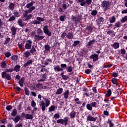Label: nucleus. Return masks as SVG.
Listing matches in <instances>:
<instances>
[{"label": "nucleus", "instance_id": "8fccbe9b", "mask_svg": "<svg viewBox=\"0 0 127 127\" xmlns=\"http://www.w3.org/2000/svg\"><path fill=\"white\" fill-rule=\"evenodd\" d=\"M4 72H6V73H11V72H13V68H5V71Z\"/></svg>", "mask_w": 127, "mask_h": 127}, {"label": "nucleus", "instance_id": "b1692460", "mask_svg": "<svg viewBox=\"0 0 127 127\" xmlns=\"http://www.w3.org/2000/svg\"><path fill=\"white\" fill-rule=\"evenodd\" d=\"M70 92H69V90H66L64 93V99H68V97H69V94Z\"/></svg>", "mask_w": 127, "mask_h": 127}, {"label": "nucleus", "instance_id": "603ef678", "mask_svg": "<svg viewBox=\"0 0 127 127\" xmlns=\"http://www.w3.org/2000/svg\"><path fill=\"white\" fill-rule=\"evenodd\" d=\"M111 81L112 82L113 84H114V85H118V81L117 80V78H113L111 79Z\"/></svg>", "mask_w": 127, "mask_h": 127}, {"label": "nucleus", "instance_id": "4c0bfd02", "mask_svg": "<svg viewBox=\"0 0 127 127\" xmlns=\"http://www.w3.org/2000/svg\"><path fill=\"white\" fill-rule=\"evenodd\" d=\"M44 48L45 49V51H50L51 47L50 46V45H48V44H47L45 45Z\"/></svg>", "mask_w": 127, "mask_h": 127}, {"label": "nucleus", "instance_id": "4d7b16f0", "mask_svg": "<svg viewBox=\"0 0 127 127\" xmlns=\"http://www.w3.org/2000/svg\"><path fill=\"white\" fill-rule=\"evenodd\" d=\"M61 69H64V70H65V69L67 68V64H61Z\"/></svg>", "mask_w": 127, "mask_h": 127}, {"label": "nucleus", "instance_id": "7c9ffc66", "mask_svg": "<svg viewBox=\"0 0 127 127\" xmlns=\"http://www.w3.org/2000/svg\"><path fill=\"white\" fill-rule=\"evenodd\" d=\"M17 23L18 25L20 26V27H23V26H24V24H23V22H22V19H19L17 21Z\"/></svg>", "mask_w": 127, "mask_h": 127}, {"label": "nucleus", "instance_id": "20e7f679", "mask_svg": "<svg viewBox=\"0 0 127 127\" xmlns=\"http://www.w3.org/2000/svg\"><path fill=\"white\" fill-rule=\"evenodd\" d=\"M2 79H5L7 81H10L11 80V75L9 73L6 72V71H3L1 73Z\"/></svg>", "mask_w": 127, "mask_h": 127}, {"label": "nucleus", "instance_id": "a19ab883", "mask_svg": "<svg viewBox=\"0 0 127 127\" xmlns=\"http://www.w3.org/2000/svg\"><path fill=\"white\" fill-rule=\"evenodd\" d=\"M121 23H125L127 21V15L125 16L122 19L120 20Z\"/></svg>", "mask_w": 127, "mask_h": 127}, {"label": "nucleus", "instance_id": "338daca9", "mask_svg": "<svg viewBox=\"0 0 127 127\" xmlns=\"http://www.w3.org/2000/svg\"><path fill=\"white\" fill-rule=\"evenodd\" d=\"M9 41H10V38L8 37L5 39V41L4 43V45H6V44H7V43H8Z\"/></svg>", "mask_w": 127, "mask_h": 127}, {"label": "nucleus", "instance_id": "ddd939ff", "mask_svg": "<svg viewBox=\"0 0 127 127\" xmlns=\"http://www.w3.org/2000/svg\"><path fill=\"white\" fill-rule=\"evenodd\" d=\"M24 81H25V79L23 77H21V78L20 80H19L18 84H19L20 87H23Z\"/></svg>", "mask_w": 127, "mask_h": 127}, {"label": "nucleus", "instance_id": "4be33fe9", "mask_svg": "<svg viewBox=\"0 0 127 127\" xmlns=\"http://www.w3.org/2000/svg\"><path fill=\"white\" fill-rule=\"evenodd\" d=\"M70 119H75L76 118V112L74 111H71L69 114Z\"/></svg>", "mask_w": 127, "mask_h": 127}, {"label": "nucleus", "instance_id": "e2e57ef3", "mask_svg": "<svg viewBox=\"0 0 127 127\" xmlns=\"http://www.w3.org/2000/svg\"><path fill=\"white\" fill-rule=\"evenodd\" d=\"M98 21H99L100 22H102V23H103V22L105 21V19L103 17H99Z\"/></svg>", "mask_w": 127, "mask_h": 127}, {"label": "nucleus", "instance_id": "6e6552de", "mask_svg": "<svg viewBox=\"0 0 127 127\" xmlns=\"http://www.w3.org/2000/svg\"><path fill=\"white\" fill-rule=\"evenodd\" d=\"M90 59H93V62H97V60H99V55L96 54H93L89 57Z\"/></svg>", "mask_w": 127, "mask_h": 127}, {"label": "nucleus", "instance_id": "473e14b6", "mask_svg": "<svg viewBox=\"0 0 127 127\" xmlns=\"http://www.w3.org/2000/svg\"><path fill=\"white\" fill-rule=\"evenodd\" d=\"M35 1H33L31 2L28 3L26 4L27 8H30L31 7L33 6V4H34Z\"/></svg>", "mask_w": 127, "mask_h": 127}, {"label": "nucleus", "instance_id": "aec40b11", "mask_svg": "<svg viewBox=\"0 0 127 127\" xmlns=\"http://www.w3.org/2000/svg\"><path fill=\"white\" fill-rule=\"evenodd\" d=\"M116 20L117 18H116V16H112L111 18H109L110 23H115V22H116Z\"/></svg>", "mask_w": 127, "mask_h": 127}, {"label": "nucleus", "instance_id": "a18cd8bd", "mask_svg": "<svg viewBox=\"0 0 127 127\" xmlns=\"http://www.w3.org/2000/svg\"><path fill=\"white\" fill-rule=\"evenodd\" d=\"M91 14L93 16H96V15H97V14H98V11H97V10H96V9L93 10L91 11Z\"/></svg>", "mask_w": 127, "mask_h": 127}, {"label": "nucleus", "instance_id": "2f4dec72", "mask_svg": "<svg viewBox=\"0 0 127 127\" xmlns=\"http://www.w3.org/2000/svg\"><path fill=\"white\" fill-rule=\"evenodd\" d=\"M63 93V88H60L57 89V92H56V95H61V94H62Z\"/></svg>", "mask_w": 127, "mask_h": 127}, {"label": "nucleus", "instance_id": "f257e3e1", "mask_svg": "<svg viewBox=\"0 0 127 127\" xmlns=\"http://www.w3.org/2000/svg\"><path fill=\"white\" fill-rule=\"evenodd\" d=\"M36 8V7H35V6H32L29 8L28 10H26L24 11V13L23 14V17L25 19V21H28V20H30V19H31V18L33 17V15L32 14H29L28 15V13H31Z\"/></svg>", "mask_w": 127, "mask_h": 127}, {"label": "nucleus", "instance_id": "6e6d98bb", "mask_svg": "<svg viewBox=\"0 0 127 127\" xmlns=\"http://www.w3.org/2000/svg\"><path fill=\"white\" fill-rule=\"evenodd\" d=\"M13 20H15V16L12 15L8 19V21L11 22V21H13Z\"/></svg>", "mask_w": 127, "mask_h": 127}, {"label": "nucleus", "instance_id": "3c124183", "mask_svg": "<svg viewBox=\"0 0 127 127\" xmlns=\"http://www.w3.org/2000/svg\"><path fill=\"white\" fill-rule=\"evenodd\" d=\"M78 2H79L80 5H81V6H85V0H77Z\"/></svg>", "mask_w": 127, "mask_h": 127}, {"label": "nucleus", "instance_id": "13d9d810", "mask_svg": "<svg viewBox=\"0 0 127 127\" xmlns=\"http://www.w3.org/2000/svg\"><path fill=\"white\" fill-rule=\"evenodd\" d=\"M4 55L6 57V58H9L11 56V54L9 52L4 53Z\"/></svg>", "mask_w": 127, "mask_h": 127}, {"label": "nucleus", "instance_id": "423d86ee", "mask_svg": "<svg viewBox=\"0 0 127 127\" xmlns=\"http://www.w3.org/2000/svg\"><path fill=\"white\" fill-rule=\"evenodd\" d=\"M49 27V26H48V25L44 26L43 28V30L44 32V33L45 34H46V35H47L49 37L51 36L52 32L50 31H49V30L48 29Z\"/></svg>", "mask_w": 127, "mask_h": 127}, {"label": "nucleus", "instance_id": "5fc2aeb1", "mask_svg": "<svg viewBox=\"0 0 127 127\" xmlns=\"http://www.w3.org/2000/svg\"><path fill=\"white\" fill-rule=\"evenodd\" d=\"M36 19L37 20H38V21H39V22L45 21V19H44V18H42L41 17H37L36 18Z\"/></svg>", "mask_w": 127, "mask_h": 127}, {"label": "nucleus", "instance_id": "bf43d9fd", "mask_svg": "<svg viewBox=\"0 0 127 127\" xmlns=\"http://www.w3.org/2000/svg\"><path fill=\"white\" fill-rule=\"evenodd\" d=\"M14 16L16 17H18L19 16V12H18V11L15 10L13 12Z\"/></svg>", "mask_w": 127, "mask_h": 127}, {"label": "nucleus", "instance_id": "c9c22d12", "mask_svg": "<svg viewBox=\"0 0 127 127\" xmlns=\"http://www.w3.org/2000/svg\"><path fill=\"white\" fill-rule=\"evenodd\" d=\"M96 42V40L93 39L92 40H90L89 42H88V44H87V47H90L93 43H95Z\"/></svg>", "mask_w": 127, "mask_h": 127}, {"label": "nucleus", "instance_id": "5701e85b", "mask_svg": "<svg viewBox=\"0 0 127 127\" xmlns=\"http://www.w3.org/2000/svg\"><path fill=\"white\" fill-rule=\"evenodd\" d=\"M44 65H45L46 66H47V65H48L49 64V63H52V59H46V61H44Z\"/></svg>", "mask_w": 127, "mask_h": 127}, {"label": "nucleus", "instance_id": "f3484780", "mask_svg": "<svg viewBox=\"0 0 127 127\" xmlns=\"http://www.w3.org/2000/svg\"><path fill=\"white\" fill-rule=\"evenodd\" d=\"M32 63H33V61H32V60H29L23 65V67L26 68L27 66H29V65L32 64Z\"/></svg>", "mask_w": 127, "mask_h": 127}, {"label": "nucleus", "instance_id": "4468645a", "mask_svg": "<svg viewBox=\"0 0 127 127\" xmlns=\"http://www.w3.org/2000/svg\"><path fill=\"white\" fill-rule=\"evenodd\" d=\"M54 69L55 70L56 73H58V72H60V71H63L64 69L61 68L59 65H57L54 66Z\"/></svg>", "mask_w": 127, "mask_h": 127}, {"label": "nucleus", "instance_id": "412c9836", "mask_svg": "<svg viewBox=\"0 0 127 127\" xmlns=\"http://www.w3.org/2000/svg\"><path fill=\"white\" fill-rule=\"evenodd\" d=\"M13 71H15V72H19L20 71V65H16L13 68Z\"/></svg>", "mask_w": 127, "mask_h": 127}, {"label": "nucleus", "instance_id": "052dcab7", "mask_svg": "<svg viewBox=\"0 0 127 127\" xmlns=\"http://www.w3.org/2000/svg\"><path fill=\"white\" fill-rule=\"evenodd\" d=\"M90 105L92 108H97V102H96L91 103Z\"/></svg>", "mask_w": 127, "mask_h": 127}, {"label": "nucleus", "instance_id": "ea45409f", "mask_svg": "<svg viewBox=\"0 0 127 127\" xmlns=\"http://www.w3.org/2000/svg\"><path fill=\"white\" fill-rule=\"evenodd\" d=\"M14 4L12 2L10 3L8 7L10 10H13L14 9Z\"/></svg>", "mask_w": 127, "mask_h": 127}, {"label": "nucleus", "instance_id": "c756f323", "mask_svg": "<svg viewBox=\"0 0 127 127\" xmlns=\"http://www.w3.org/2000/svg\"><path fill=\"white\" fill-rule=\"evenodd\" d=\"M0 66L2 69L6 68V63H5V61H2L0 64Z\"/></svg>", "mask_w": 127, "mask_h": 127}, {"label": "nucleus", "instance_id": "a211bd4d", "mask_svg": "<svg viewBox=\"0 0 127 127\" xmlns=\"http://www.w3.org/2000/svg\"><path fill=\"white\" fill-rule=\"evenodd\" d=\"M112 47L114 49H119V48H120V43L115 42L112 45Z\"/></svg>", "mask_w": 127, "mask_h": 127}, {"label": "nucleus", "instance_id": "09e8293b", "mask_svg": "<svg viewBox=\"0 0 127 127\" xmlns=\"http://www.w3.org/2000/svg\"><path fill=\"white\" fill-rule=\"evenodd\" d=\"M78 44H80V41H74L73 44L72 45V46L73 47H76Z\"/></svg>", "mask_w": 127, "mask_h": 127}, {"label": "nucleus", "instance_id": "dca6fc26", "mask_svg": "<svg viewBox=\"0 0 127 127\" xmlns=\"http://www.w3.org/2000/svg\"><path fill=\"white\" fill-rule=\"evenodd\" d=\"M120 21L116 22L115 25H113V26H114V29H116V28H119V27H121V26H122V23Z\"/></svg>", "mask_w": 127, "mask_h": 127}, {"label": "nucleus", "instance_id": "9b49d317", "mask_svg": "<svg viewBox=\"0 0 127 127\" xmlns=\"http://www.w3.org/2000/svg\"><path fill=\"white\" fill-rule=\"evenodd\" d=\"M66 72H69V75H73V72L70 73L71 72H72V71H73V66H72L71 65H67L66 66Z\"/></svg>", "mask_w": 127, "mask_h": 127}, {"label": "nucleus", "instance_id": "2eb2a0df", "mask_svg": "<svg viewBox=\"0 0 127 127\" xmlns=\"http://www.w3.org/2000/svg\"><path fill=\"white\" fill-rule=\"evenodd\" d=\"M11 120H13L14 123L16 124L20 121V116L19 115H17L15 116V118H12Z\"/></svg>", "mask_w": 127, "mask_h": 127}, {"label": "nucleus", "instance_id": "bb28decb", "mask_svg": "<svg viewBox=\"0 0 127 127\" xmlns=\"http://www.w3.org/2000/svg\"><path fill=\"white\" fill-rule=\"evenodd\" d=\"M25 119L26 120H32L33 119V116L32 114H26Z\"/></svg>", "mask_w": 127, "mask_h": 127}, {"label": "nucleus", "instance_id": "49530a36", "mask_svg": "<svg viewBox=\"0 0 127 127\" xmlns=\"http://www.w3.org/2000/svg\"><path fill=\"white\" fill-rule=\"evenodd\" d=\"M92 3V0H85L84 1V5L86 4V5H90Z\"/></svg>", "mask_w": 127, "mask_h": 127}, {"label": "nucleus", "instance_id": "6ab92c4d", "mask_svg": "<svg viewBox=\"0 0 127 127\" xmlns=\"http://www.w3.org/2000/svg\"><path fill=\"white\" fill-rule=\"evenodd\" d=\"M11 31L12 32V35H15L16 34V31H17V29L15 27L12 26Z\"/></svg>", "mask_w": 127, "mask_h": 127}, {"label": "nucleus", "instance_id": "72a5a7b5", "mask_svg": "<svg viewBox=\"0 0 127 127\" xmlns=\"http://www.w3.org/2000/svg\"><path fill=\"white\" fill-rule=\"evenodd\" d=\"M107 123L109 124V127H114L115 126V124H114V123H113V121L110 119H108Z\"/></svg>", "mask_w": 127, "mask_h": 127}, {"label": "nucleus", "instance_id": "cd10ccee", "mask_svg": "<svg viewBox=\"0 0 127 127\" xmlns=\"http://www.w3.org/2000/svg\"><path fill=\"white\" fill-rule=\"evenodd\" d=\"M44 100L46 101V103H45V105H46V108L49 107V105H50V100H49V99H48V98H44Z\"/></svg>", "mask_w": 127, "mask_h": 127}, {"label": "nucleus", "instance_id": "a878e982", "mask_svg": "<svg viewBox=\"0 0 127 127\" xmlns=\"http://www.w3.org/2000/svg\"><path fill=\"white\" fill-rule=\"evenodd\" d=\"M17 115V110L16 109H13L11 113L12 117H16Z\"/></svg>", "mask_w": 127, "mask_h": 127}, {"label": "nucleus", "instance_id": "f704fd0d", "mask_svg": "<svg viewBox=\"0 0 127 127\" xmlns=\"http://www.w3.org/2000/svg\"><path fill=\"white\" fill-rule=\"evenodd\" d=\"M10 58L11 60L13 61H17V59H18V56L16 55H14Z\"/></svg>", "mask_w": 127, "mask_h": 127}, {"label": "nucleus", "instance_id": "9d476101", "mask_svg": "<svg viewBox=\"0 0 127 127\" xmlns=\"http://www.w3.org/2000/svg\"><path fill=\"white\" fill-rule=\"evenodd\" d=\"M45 36H40V35H35L34 37V40L37 41H40V40H42V39H44Z\"/></svg>", "mask_w": 127, "mask_h": 127}, {"label": "nucleus", "instance_id": "c85d7f7f", "mask_svg": "<svg viewBox=\"0 0 127 127\" xmlns=\"http://www.w3.org/2000/svg\"><path fill=\"white\" fill-rule=\"evenodd\" d=\"M30 55V53L28 51H26L23 53V56L24 58H28Z\"/></svg>", "mask_w": 127, "mask_h": 127}, {"label": "nucleus", "instance_id": "393cba45", "mask_svg": "<svg viewBox=\"0 0 127 127\" xmlns=\"http://www.w3.org/2000/svg\"><path fill=\"white\" fill-rule=\"evenodd\" d=\"M66 37L68 39H73L74 38V36L73 35V33L69 32L67 35H66Z\"/></svg>", "mask_w": 127, "mask_h": 127}, {"label": "nucleus", "instance_id": "39448f33", "mask_svg": "<svg viewBox=\"0 0 127 127\" xmlns=\"http://www.w3.org/2000/svg\"><path fill=\"white\" fill-rule=\"evenodd\" d=\"M81 18H82L81 15H78L77 16L72 15L71 19L72 21L74 22V24L76 25V24H78V22H80L81 21Z\"/></svg>", "mask_w": 127, "mask_h": 127}, {"label": "nucleus", "instance_id": "e433bc0d", "mask_svg": "<svg viewBox=\"0 0 127 127\" xmlns=\"http://www.w3.org/2000/svg\"><path fill=\"white\" fill-rule=\"evenodd\" d=\"M56 109V106L55 105L51 106L49 108V112H54Z\"/></svg>", "mask_w": 127, "mask_h": 127}, {"label": "nucleus", "instance_id": "7ed1b4c3", "mask_svg": "<svg viewBox=\"0 0 127 127\" xmlns=\"http://www.w3.org/2000/svg\"><path fill=\"white\" fill-rule=\"evenodd\" d=\"M101 7L103 8L104 11H106L108 9H110V1L104 0L101 3Z\"/></svg>", "mask_w": 127, "mask_h": 127}, {"label": "nucleus", "instance_id": "58836bf2", "mask_svg": "<svg viewBox=\"0 0 127 127\" xmlns=\"http://www.w3.org/2000/svg\"><path fill=\"white\" fill-rule=\"evenodd\" d=\"M111 96H112V90L108 89L107 94L105 95V97L109 98V97H111Z\"/></svg>", "mask_w": 127, "mask_h": 127}, {"label": "nucleus", "instance_id": "de8ad7c7", "mask_svg": "<svg viewBox=\"0 0 127 127\" xmlns=\"http://www.w3.org/2000/svg\"><path fill=\"white\" fill-rule=\"evenodd\" d=\"M86 109L87 110H88V111H92L93 110V107H92L90 104H87L86 105Z\"/></svg>", "mask_w": 127, "mask_h": 127}, {"label": "nucleus", "instance_id": "1a4fd4ad", "mask_svg": "<svg viewBox=\"0 0 127 127\" xmlns=\"http://www.w3.org/2000/svg\"><path fill=\"white\" fill-rule=\"evenodd\" d=\"M31 44H32V41L28 40L27 41V43H26L25 46V48L26 49H31Z\"/></svg>", "mask_w": 127, "mask_h": 127}, {"label": "nucleus", "instance_id": "37998d69", "mask_svg": "<svg viewBox=\"0 0 127 127\" xmlns=\"http://www.w3.org/2000/svg\"><path fill=\"white\" fill-rule=\"evenodd\" d=\"M24 91H25V94L26 95V96H29L30 91H29V89H28L27 87L24 88Z\"/></svg>", "mask_w": 127, "mask_h": 127}, {"label": "nucleus", "instance_id": "0eeeda50", "mask_svg": "<svg viewBox=\"0 0 127 127\" xmlns=\"http://www.w3.org/2000/svg\"><path fill=\"white\" fill-rule=\"evenodd\" d=\"M98 119V117H94L91 115H88L86 117V122H96Z\"/></svg>", "mask_w": 127, "mask_h": 127}, {"label": "nucleus", "instance_id": "864d4df0", "mask_svg": "<svg viewBox=\"0 0 127 127\" xmlns=\"http://www.w3.org/2000/svg\"><path fill=\"white\" fill-rule=\"evenodd\" d=\"M65 18H66V16L65 15V14H64V15L60 16V20L61 21H65Z\"/></svg>", "mask_w": 127, "mask_h": 127}, {"label": "nucleus", "instance_id": "69168bd1", "mask_svg": "<svg viewBox=\"0 0 127 127\" xmlns=\"http://www.w3.org/2000/svg\"><path fill=\"white\" fill-rule=\"evenodd\" d=\"M5 109L7 111H9L12 109V106L11 105H8L6 107Z\"/></svg>", "mask_w": 127, "mask_h": 127}, {"label": "nucleus", "instance_id": "0e129e2a", "mask_svg": "<svg viewBox=\"0 0 127 127\" xmlns=\"http://www.w3.org/2000/svg\"><path fill=\"white\" fill-rule=\"evenodd\" d=\"M30 52L31 53H34V52H36V50L35 49V48H34V46H33L32 47V48L31 50L30 51Z\"/></svg>", "mask_w": 127, "mask_h": 127}, {"label": "nucleus", "instance_id": "f8f14e48", "mask_svg": "<svg viewBox=\"0 0 127 127\" xmlns=\"http://www.w3.org/2000/svg\"><path fill=\"white\" fill-rule=\"evenodd\" d=\"M40 106L41 107V110L42 112H44L46 110V106L45 105V103L42 101L40 102Z\"/></svg>", "mask_w": 127, "mask_h": 127}, {"label": "nucleus", "instance_id": "c03bdc74", "mask_svg": "<svg viewBox=\"0 0 127 127\" xmlns=\"http://www.w3.org/2000/svg\"><path fill=\"white\" fill-rule=\"evenodd\" d=\"M31 24H41V22L38 21L37 20H34L31 22Z\"/></svg>", "mask_w": 127, "mask_h": 127}, {"label": "nucleus", "instance_id": "680f3d73", "mask_svg": "<svg viewBox=\"0 0 127 127\" xmlns=\"http://www.w3.org/2000/svg\"><path fill=\"white\" fill-rule=\"evenodd\" d=\"M24 46V43H21L20 44L18 45V48L20 50H22V48Z\"/></svg>", "mask_w": 127, "mask_h": 127}, {"label": "nucleus", "instance_id": "79ce46f5", "mask_svg": "<svg viewBox=\"0 0 127 127\" xmlns=\"http://www.w3.org/2000/svg\"><path fill=\"white\" fill-rule=\"evenodd\" d=\"M37 33L38 35H43V31L40 28H38L37 30Z\"/></svg>", "mask_w": 127, "mask_h": 127}, {"label": "nucleus", "instance_id": "774afa93", "mask_svg": "<svg viewBox=\"0 0 127 127\" xmlns=\"http://www.w3.org/2000/svg\"><path fill=\"white\" fill-rule=\"evenodd\" d=\"M86 29L88 31H92L93 30V26H88L87 27Z\"/></svg>", "mask_w": 127, "mask_h": 127}, {"label": "nucleus", "instance_id": "f03ea898", "mask_svg": "<svg viewBox=\"0 0 127 127\" xmlns=\"http://www.w3.org/2000/svg\"><path fill=\"white\" fill-rule=\"evenodd\" d=\"M68 122H69V117H65L64 119H60L57 121V124H60L62 126H67L68 125Z\"/></svg>", "mask_w": 127, "mask_h": 127}]
</instances>
